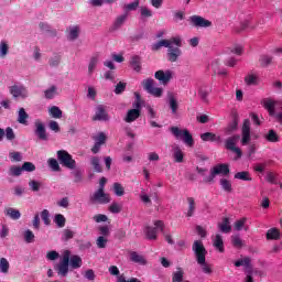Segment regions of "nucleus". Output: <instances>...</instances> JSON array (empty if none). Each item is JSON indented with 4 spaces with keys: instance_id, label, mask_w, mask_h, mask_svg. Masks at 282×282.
<instances>
[{
    "instance_id": "bf43d9fd",
    "label": "nucleus",
    "mask_w": 282,
    "mask_h": 282,
    "mask_svg": "<svg viewBox=\"0 0 282 282\" xmlns=\"http://www.w3.org/2000/svg\"><path fill=\"white\" fill-rule=\"evenodd\" d=\"M50 67H58L61 65V55H55L48 59Z\"/></svg>"
},
{
    "instance_id": "20e7f679",
    "label": "nucleus",
    "mask_w": 282,
    "mask_h": 282,
    "mask_svg": "<svg viewBox=\"0 0 282 282\" xmlns=\"http://www.w3.org/2000/svg\"><path fill=\"white\" fill-rule=\"evenodd\" d=\"M57 160L62 166L65 169H69V171H74L76 169V160L67 152L66 150L57 151Z\"/></svg>"
},
{
    "instance_id": "4468645a",
    "label": "nucleus",
    "mask_w": 282,
    "mask_h": 282,
    "mask_svg": "<svg viewBox=\"0 0 282 282\" xmlns=\"http://www.w3.org/2000/svg\"><path fill=\"white\" fill-rule=\"evenodd\" d=\"M189 23L194 28H210V25H213V22H210L209 20L204 19L200 15L189 17Z\"/></svg>"
},
{
    "instance_id": "c03bdc74",
    "label": "nucleus",
    "mask_w": 282,
    "mask_h": 282,
    "mask_svg": "<svg viewBox=\"0 0 282 282\" xmlns=\"http://www.w3.org/2000/svg\"><path fill=\"white\" fill-rule=\"evenodd\" d=\"M231 245L234 246V248H237L238 250H240V248H243V241L241 240V237L239 236H231Z\"/></svg>"
},
{
    "instance_id": "f03ea898",
    "label": "nucleus",
    "mask_w": 282,
    "mask_h": 282,
    "mask_svg": "<svg viewBox=\"0 0 282 282\" xmlns=\"http://www.w3.org/2000/svg\"><path fill=\"white\" fill-rule=\"evenodd\" d=\"M239 140H241V135L239 134H234L225 140V149L236 154L235 160H241L243 156V152L237 147Z\"/></svg>"
},
{
    "instance_id": "2eb2a0df",
    "label": "nucleus",
    "mask_w": 282,
    "mask_h": 282,
    "mask_svg": "<svg viewBox=\"0 0 282 282\" xmlns=\"http://www.w3.org/2000/svg\"><path fill=\"white\" fill-rule=\"evenodd\" d=\"M102 120L104 121L109 120V115L107 113V110H105V106L99 105L96 108V113L93 117V121L96 122V121H102Z\"/></svg>"
},
{
    "instance_id": "c756f323",
    "label": "nucleus",
    "mask_w": 282,
    "mask_h": 282,
    "mask_svg": "<svg viewBox=\"0 0 282 282\" xmlns=\"http://www.w3.org/2000/svg\"><path fill=\"white\" fill-rule=\"evenodd\" d=\"M235 180H241V182H252V176H250V172L242 171L235 174Z\"/></svg>"
},
{
    "instance_id": "72a5a7b5",
    "label": "nucleus",
    "mask_w": 282,
    "mask_h": 282,
    "mask_svg": "<svg viewBox=\"0 0 282 282\" xmlns=\"http://www.w3.org/2000/svg\"><path fill=\"white\" fill-rule=\"evenodd\" d=\"M265 140L268 142H279L281 140V138L279 137V134L276 133V131H274L273 129L269 130V132L265 134Z\"/></svg>"
},
{
    "instance_id": "e433bc0d",
    "label": "nucleus",
    "mask_w": 282,
    "mask_h": 282,
    "mask_svg": "<svg viewBox=\"0 0 282 282\" xmlns=\"http://www.w3.org/2000/svg\"><path fill=\"white\" fill-rule=\"evenodd\" d=\"M169 105L172 113H177L178 105L177 99L173 95H169Z\"/></svg>"
},
{
    "instance_id": "7c9ffc66",
    "label": "nucleus",
    "mask_w": 282,
    "mask_h": 282,
    "mask_svg": "<svg viewBox=\"0 0 282 282\" xmlns=\"http://www.w3.org/2000/svg\"><path fill=\"white\" fill-rule=\"evenodd\" d=\"M23 169L21 166L12 165L9 167V176L10 177H20L22 175Z\"/></svg>"
},
{
    "instance_id": "5701e85b",
    "label": "nucleus",
    "mask_w": 282,
    "mask_h": 282,
    "mask_svg": "<svg viewBox=\"0 0 282 282\" xmlns=\"http://www.w3.org/2000/svg\"><path fill=\"white\" fill-rule=\"evenodd\" d=\"M130 261L133 263H139V265H147V259H144V256L139 254L135 251L130 252Z\"/></svg>"
},
{
    "instance_id": "4c0bfd02",
    "label": "nucleus",
    "mask_w": 282,
    "mask_h": 282,
    "mask_svg": "<svg viewBox=\"0 0 282 282\" xmlns=\"http://www.w3.org/2000/svg\"><path fill=\"white\" fill-rule=\"evenodd\" d=\"M54 221L57 226V228H65V224L67 223V219L63 214H56Z\"/></svg>"
},
{
    "instance_id": "7ed1b4c3",
    "label": "nucleus",
    "mask_w": 282,
    "mask_h": 282,
    "mask_svg": "<svg viewBox=\"0 0 282 282\" xmlns=\"http://www.w3.org/2000/svg\"><path fill=\"white\" fill-rule=\"evenodd\" d=\"M229 173H230V167L228 166V164L220 163L210 170L209 176L204 177L203 182L205 184H213L217 175H228Z\"/></svg>"
},
{
    "instance_id": "de8ad7c7",
    "label": "nucleus",
    "mask_w": 282,
    "mask_h": 282,
    "mask_svg": "<svg viewBox=\"0 0 282 282\" xmlns=\"http://www.w3.org/2000/svg\"><path fill=\"white\" fill-rule=\"evenodd\" d=\"M98 55H95L90 58L89 65H88V73L94 74V70L96 69V65H98Z\"/></svg>"
},
{
    "instance_id": "6ab92c4d",
    "label": "nucleus",
    "mask_w": 282,
    "mask_h": 282,
    "mask_svg": "<svg viewBox=\"0 0 282 282\" xmlns=\"http://www.w3.org/2000/svg\"><path fill=\"white\" fill-rule=\"evenodd\" d=\"M28 120H30V115L26 113L25 108H20L18 111L17 122H19V124H24V127H28Z\"/></svg>"
},
{
    "instance_id": "a878e982",
    "label": "nucleus",
    "mask_w": 282,
    "mask_h": 282,
    "mask_svg": "<svg viewBox=\"0 0 282 282\" xmlns=\"http://www.w3.org/2000/svg\"><path fill=\"white\" fill-rule=\"evenodd\" d=\"M212 91H213V89H210L208 86H202L198 89V96H199L200 100H203V102L208 104V96H210Z\"/></svg>"
},
{
    "instance_id": "b1692460",
    "label": "nucleus",
    "mask_w": 282,
    "mask_h": 282,
    "mask_svg": "<svg viewBox=\"0 0 282 282\" xmlns=\"http://www.w3.org/2000/svg\"><path fill=\"white\" fill-rule=\"evenodd\" d=\"M262 107L269 111L270 116H274V107H276V102L270 98L262 100Z\"/></svg>"
},
{
    "instance_id": "4d7b16f0",
    "label": "nucleus",
    "mask_w": 282,
    "mask_h": 282,
    "mask_svg": "<svg viewBox=\"0 0 282 282\" xmlns=\"http://www.w3.org/2000/svg\"><path fill=\"white\" fill-rule=\"evenodd\" d=\"M109 210L113 214V215H118V213H122V206L120 204H118L117 202L111 203V205L109 206Z\"/></svg>"
},
{
    "instance_id": "8fccbe9b",
    "label": "nucleus",
    "mask_w": 282,
    "mask_h": 282,
    "mask_svg": "<svg viewBox=\"0 0 282 282\" xmlns=\"http://www.w3.org/2000/svg\"><path fill=\"white\" fill-rule=\"evenodd\" d=\"M113 192H115V195H117V197H122V195H124V187L120 183H115Z\"/></svg>"
},
{
    "instance_id": "c9c22d12",
    "label": "nucleus",
    "mask_w": 282,
    "mask_h": 282,
    "mask_svg": "<svg viewBox=\"0 0 282 282\" xmlns=\"http://www.w3.org/2000/svg\"><path fill=\"white\" fill-rule=\"evenodd\" d=\"M250 263H252V260L248 257H245L243 259L234 262V265H236V268H241V265H245V268L250 269L252 268Z\"/></svg>"
},
{
    "instance_id": "3c124183",
    "label": "nucleus",
    "mask_w": 282,
    "mask_h": 282,
    "mask_svg": "<svg viewBox=\"0 0 282 282\" xmlns=\"http://www.w3.org/2000/svg\"><path fill=\"white\" fill-rule=\"evenodd\" d=\"M4 135L9 142H12V140H15L17 134L14 133V130L11 127L6 128Z\"/></svg>"
},
{
    "instance_id": "412c9836",
    "label": "nucleus",
    "mask_w": 282,
    "mask_h": 282,
    "mask_svg": "<svg viewBox=\"0 0 282 282\" xmlns=\"http://www.w3.org/2000/svg\"><path fill=\"white\" fill-rule=\"evenodd\" d=\"M268 241H279L281 239V231L273 227L267 231Z\"/></svg>"
},
{
    "instance_id": "2f4dec72",
    "label": "nucleus",
    "mask_w": 282,
    "mask_h": 282,
    "mask_svg": "<svg viewBox=\"0 0 282 282\" xmlns=\"http://www.w3.org/2000/svg\"><path fill=\"white\" fill-rule=\"evenodd\" d=\"M90 164L95 173H102V166L100 165V159L98 156H93L90 159Z\"/></svg>"
},
{
    "instance_id": "423d86ee",
    "label": "nucleus",
    "mask_w": 282,
    "mask_h": 282,
    "mask_svg": "<svg viewBox=\"0 0 282 282\" xmlns=\"http://www.w3.org/2000/svg\"><path fill=\"white\" fill-rule=\"evenodd\" d=\"M170 131L174 138H182L183 142H185L187 147L195 145V140H193V134H191V132L187 129L181 130L177 127H172L170 128Z\"/></svg>"
},
{
    "instance_id": "680f3d73",
    "label": "nucleus",
    "mask_w": 282,
    "mask_h": 282,
    "mask_svg": "<svg viewBox=\"0 0 282 282\" xmlns=\"http://www.w3.org/2000/svg\"><path fill=\"white\" fill-rule=\"evenodd\" d=\"M173 282H182L184 281V271L180 270L173 273L172 275Z\"/></svg>"
},
{
    "instance_id": "a19ab883",
    "label": "nucleus",
    "mask_w": 282,
    "mask_h": 282,
    "mask_svg": "<svg viewBox=\"0 0 282 282\" xmlns=\"http://www.w3.org/2000/svg\"><path fill=\"white\" fill-rule=\"evenodd\" d=\"M0 272H2V274L10 272V262L6 258L0 259Z\"/></svg>"
},
{
    "instance_id": "ea45409f",
    "label": "nucleus",
    "mask_w": 282,
    "mask_h": 282,
    "mask_svg": "<svg viewBox=\"0 0 282 282\" xmlns=\"http://www.w3.org/2000/svg\"><path fill=\"white\" fill-rule=\"evenodd\" d=\"M39 28L42 30V32H48L51 36H56L57 34L56 30H52V26L45 22H40Z\"/></svg>"
},
{
    "instance_id": "dca6fc26",
    "label": "nucleus",
    "mask_w": 282,
    "mask_h": 282,
    "mask_svg": "<svg viewBox=\"0 0 282 282\" xmlns=\"http://www.w3.org/2000/svg\"><path fill=\"white\" fill-rule=\"evenodd\" d=\"M180 56H182V50L180 47H167V61L170 63H176Z\"/></svg>"
},
{
    "instance_id": "338daca9",
    "label": "nucleus",
    "mask_w": 282,
    "mask_h": 282,
    "mask_svg": "<svg viewBox=\"0 0 282 282\" xmlns=\"http://www.w3.org/2000/svg\"><path fill=\"white\" fill-rule=\"evenodd\" d=\"M107 241L108 240L107 238H105V236H99L96 241L97 248L99 249L107 248Z\"/></svg>"
},
{
    "instance_id": "ddd939ff",
    "label": "nucleus",
    "mask_w": 282,
    "mask_h": 282,
    "mask_svg": "<svg viewBox=\"0 0 282 282\" xmlns=\"http://www.w3.org/2000/svg\"><path fill=\"white\" fill-rule=\"evenodd\" d=\"M34 133L39 138V140H43L44 142H47V130L45 129V124L41 122L40 119H36L34 122Z\"/></svg>"
},
{
    "instance_id": "5fc2aeb1",
    "label": "nucleus",
    "mask_w": 282,
    "mask_h": 282,
    "mask_svg": "<svg viewBox=\"0 0 282 282\" xmlns=\"http://www.w3.org/2000/svg\"><path fill=\"white\" fill-rule=\"evenodd\" d=\"M22 171H26L28 173H32L36 171V165L32 162H24L21 166Z\"/></svg>"
},
{
    "instance_id": "13d9d810",
    "label": "nucleus",
    "mask_w": 282,
    "mask_h": 282,
    "mask_svg": "<svg viewBox=\"0 0 282 282\" xmlns=\"http://www.w3.org/2000/svg\"><path fill=\"white\" fill-rule=\"evenodd\" d=\"M24 241L26 243H34V232L30 229L24 231Z\"/></svg>"
},
{
    "instance_id": "052dcab7",
    "label": "nucleus",
    "mask_w": 282,
    "mask_h": 282,
    "mask_svg": "<svg viewBox=\"0 0 282 282\" xmlns=\"http://www.w3.org/2000/svg\"><path fill=\"white\" fill-rule=\"evenodd\" d=\"M48 166L52 171L58 172L61 171V165L56 159H48Z\"/></svg>"
},
{
    "instance_id": "79ce46f5",
    "label": "nucleus",
    "mask_w": 282,
    "mask_h": 282,
    "mask_svg": "<svg viewBox=\"0 0 282 282\" xmlns=\"http://www.w3.org/2000/svg\"><path fill=\"white\" fill-rule=\"evenodd\" d=\"M245 83L249 86L259 85V77L254 74L247 75L245 77Z\"/></svg>"
},
{
    "instance_id": "aec40b11",
    "label": "nucleus",
    "mask_w": 282,
    "mask_h": 282,
    "mask_svg": "<svg viewBox=\"0 0 282 282\" xmlns=\"http://www.w3.org/2000/svg\"><path fill=\"white\" fill-rule=\"evenodd\" d=\"M4 215L6 217H10V219H13L14 221H17L18 219H21V212L12 207H7L4 209Z\"/></svg>"
},
{
    "instance_id": "a18cd8bd",
    "label": "nucleus",
    "mask_w": 282,
    "mask_h": 282,
    "mask_svg": "<svg viewBox=\"0 0 282 282\" xmlns=\"http://www.w3.org/2000/svg\"><path fill=\"white\" fill-rule=\"evenodd\" d=\"M10 94L13 96V98H19L23 96V88L19 86H11Z\"/></svg>"
},
{
    "instance_id": "49530a36",
    "label": "nucleus",
    "mask_w": 282,
    "mask_h": 282,
    "mask_svg": "<svg viewBox=\"0 0 282 282\" xmlns=\"http://www.w3.org/2000/svg\"><path fill=\"white\" fill-rule=\"evenodd\" d=\"M124 21H127V13L119 15L113 25H115V30H119V28H122V25H124Z\"/></svg>"
},
{
    "instance_id": "393cba45",
    "label": "nucleus",
    "mask_w": 282,
    "mask_h": 282,
    "mask_svg": "<svg viewBox=\"0 0 282 282\" xmlns=\"http://www.w3.org/2000/svg\"><path fill=\"white\" fill-rule=\"evenodd\" d=\"M79 36H80V26H78V25L69 26L67 40L76 41V39H78Z\"/></svg>"
},
{
    "instance_id": "a211bd4d",
    "label": "nucleus",
    "mask_w": 282,
    "mask_h": 282,
    "mask_svg": "<svg viewBox=\"0 0 282 282\" xmlns=\"http://www.w3.org/2000/svg\"><path fill=\"white\" fill-rule=\"evenodd\" d=\"M203 142H221V135H217L213 132H205L200 134Z\"/></svg>"
},
{
    "instance_id": "603ef678",
    "label": "nucleus",
    "mask_w": 282,
    "mask_h": 282,
    "mask_svg": "<svg viewBox=\"0 0 282 282\" xmlns=\"http://www.w3.org/2000/svg\"><path fill=\"white\" fill-rule=\"evenodd\" d=\"M9 50L10 47L8 46V43L2 41L0 43V58H6V56H8Z\"/></svg>"
},
{
    "instance_id": "f8f14e48",
    "label": "nucleus",
    "mask_w": 282,
    "mask_h": 282,
    "mask_svg": "<svg viewBox=\"0 0 282 282\" xmlns=\"http://www.w3.org/2000/svg\"><path fill=\"white\" fill-rule=\"evenodd\" d=\"M154 78H156V80H160L161 85H169V83H171V80L173 79V72L172 70H156L154 74Z\"/></svg>"
},
{
    "instance_id": "9d476101",
    "label": "nucleus",
    "mask_w": 282,
    "mask_h": 282,
    "mask_svg": "<svg viewBox=\"0 0 282 282\" xmlns=\"http://www.w3.org/2000/svg\"><path fill=\"white\" fill-rule=\"evenodd\" d=\"M90 202L93 204H109L111 202V197L109 194L105 193L102 187H99L91 196Z\"/></svg>"
},
{
    "instance_id": "69168bd1",
    "label": "nucleus",
    "mask_w": 282,
    "mask_h": 282,
    "mask_svg": "<svg viewBox=\"0 0 282 282\" xmlns=\"http://www.w3.org/2000/svg\"><path fill=\"white\" fill-rule=\"evenodd\" d=\"M9 158L11 162H21V160H23L21 152H10Z\"/></svg>"
},
{
    "instance_id": "473e14b6",
    "label": "nucleus",
    "mask_w": 282,
    "mask_h": 282,
    "mask_svg": "<svg viewBox=\"0 0 282 282\" xmlns=\"http://www.w3.org/2000/svg\"><path fill=\"white\" fill-rule=\"evenodd\" d=\"M219 184L225 193H232V183L227 178H220Z\"/></svg>"
},
{
    "instance_id": "0e129e2a",
    "label": "nucleus",
    "mask_w": 282,
    "mask_h": 282,
    "mask_svg": "<svg viewBox=\"0 0 282 282\" xmlns=\"http://www.w3.org/2000/svg\"><path fill=\"white\" fill-rule=\"evenodd\" d=\"M127 89V83L124 82H119L115 88V94H117V96H119L120 94H122L124 90Z\"/></svg>"
},
{
    "instance_id": "c85d7f7f",
    "label": "nucleus",
    "mask_w": 282,
    "mask_h": 282,
    "mask_svg": "<svg viewBox=\"0 0 282 282\" xmlns=\"http://www.w3.org/2000/svg\"><path fill=\"white\" fill-rule=\"evenodd\" d=\"M214 248H216L217 251L224 252V238H221V235L217 234L215 236L214 242H213Z\"/></svg>"
},
{
    "instance_id": "e2e57ef3",
    "label": "nucleus",
    "mask_w": 282,
    "mask_h": 282,
    "mask_svg": "<svg viewBox=\"0 0 282 282\" xmlns=\"http://www.w3.org/2000/svg\"><path fill=\"white\" fill-rule=\"evenodd\" d=\"M69 239H74V231L72 229H64L62 240L69 241Z\"/></svg>"
},
{
    "instance_id": "9b49d317",
    "label": "nucleus",
    "mask_w": 282,
    "mask_h": 282,
    "mask_svg": "<svg viewBox=\"0 0 282 282\" xmlns=\"http://www.w3.org/2000/svg\"><path fill=\"white\" fill-rule=\"evenodd\" d=\"M250 119H245L241 128V145L248 147L250 144V140H252V135L250 134Z\"/></svg>"
},
{
    "instance_id": "f3484780",
    "label": "nucleus",
    "mask_w": 282,
    "mask_h": 282,
    "mask_svg": "<svg viewBox=\"0 0 282 282\" xmlns=\"http://www.w3.org/2000/svg\"><path fill=\"white\" fill-rule=\"evenodd\" d=\"M130 66L137 74H140L142 72V57L140 55H134L130 59Z\"/></svg>"
},
{
    "instance_id": "f257e3e1",
    "label": "nucleus",
    "mask_w": 282,
    "mask_h": 282,
    "mask_svg": "<svg viewBox=\"0 0 282 282\" xmlns=\"http://www.w3.org/2000/svg\"><path fill=\"white\" fill-rule=\"evenodd\" d=\"M69 267L73 270H78V268H83V258L78 254H73L69 250H64L62 253V258L59 263L55 265V271L58 276H67L69 272Z\"/></svg>"
},
{
    "instance_id": "774afa93",
    "label": "nucleus",
    "mask_w": 282,
    "mask_h": 282,
    "mask_svg": "<svg viewBox=\"0 0 282 282\" xmlns=\"http://www.w3.org/2000/svg\"><path fill=\"white\" fill-rule=\"evenodd\" d=\"M58 257H61V254L58 253V251H48L46 253V259L47 261H56V259H58Z\"/></svg>"
},
{
    "instance_id": "bb28decb",
    "label": "nucleus",
    "mask_w": 282,
    "mask_h": 282,
    "mask_svg": "<svg viewBox=\"0 0 282 282\" xmlns=\"http://www.w3.org/2000/svg\"><path fill=\"white\" fill-rule=\"evenodd\" d=\"M218 228L220 232L228 235V232L232 230V227L230 226V219L228 217H225L223 219V223L218 224Z\"/></svg>"
},
{
    "instance_id": "0eeeda50",
    "label": "nucleus",
    "mask_w": 282,
    "mask_h": 282,
    "mask_svg": "<svg viewBox=\"0 0 282 282\" xmlns=\"http://www.w3.org/2000/svg\"><path fill=\"white\" fill-rule=\"evenodd\" d=\"M141 85L143 89L148 91V94H151V96H154V98H162V94H164V90L162 88L154 87L155 79L153 78L143 79Z\"/></svg>"
},
{
    "instance_id": "4be33fe9",
    "label": "nucleus",
    "mask_w": 282,
    "mask_h": 282,
    "mask_svg": "<svg viewBox=\"0 0 282 282\" xmlns=\"http://www.w3.org/2000/svg\"><path fill=\"white\" fill-rule=\"evenodd\" d=\"M140 118V109H130L127 112V116L124 118V122H135Z\"/></svg>"
},
{
    "instance_id": "6e6d98bb",
    "label": "nucleus",
    "mask_w": 282,
    "mask_h": 282,
    "mask_svg": "<svg viewBox=\"0 0 282 282\" xmlns=\"http://www.w3.org/2000/svg\"><path fill=\"white\" fill-rule=\"evenodd\" d=\"M260 65L262 67H268L269 65H272V56L269 55H262L260 57Z\"/></svg>"
},
{
    "instance_id": "cd10ccee",
    "label": "nucleus",
    "mask_w": 282,
    "mask_h": 282,
    "mask_svg": "<svg viewBox=\"0 0 282 282\" xmlns=\"http://www.w3.org/2000/svg\"><path fill=\"white\" fill-rule=\"evenodd\" d=\"M237 129H239V120H237V118H234V120L229 122V124L225 128V133L226 135H232V133H235Z\"/></svg>"
},
{
    "instance_id": "f704fd0d",
    "label": "nucleus",
    "mask_w": 282,
    "mask_h": 282,
    "mask_svg": "<svg viewBox=\"0 0 282 282\" xmlns=\"http://www.w3.org/2000/svg\"><path fill=\"white\" fill-rule=\"evenodd\" d=\"M173 158L174 162H177L178 164L184 162V152H182V149H180V147L174 148Z\"/></svg>"
},
{
    "instance_id": "864d4df0",
    "label": "nucleus",
    "mask_w": 282,
    "mask_h": 282,
    "mask_svg": "<svg viewBox=\"0 0 282 282\" xmlns=\"http://www.w3.org/2000/svg\"><path fill=\"white\" fill-rule=\"evenodd\" d=\"M44 96L47 100H52L56 96V86H51L50 89H46Z\"/></svg>"
},
{
    "instance_id": "6e6552de",
    "label": "nucleus",
    "mask_w": 282,
    "mask_h": 282,
    "mask_svg": "<svg viewBox=\"0 0 282 282\" xmlns=\"http://www.w3.org/2000/svg\"><path fill=\"white\" fill-rule=\"evenodd\" d=\"M172 45H176V47H182V37L175 36L170 40H161L154 44H152L151 50L153 52H159L161 47H173Z\"/></svg>"
},
{
    "instance_id": "09e8293b",
    "label": "nucleus",
    "mask_w": 282,
    "mask_h": 282,
    "mask_svg": "<svg viewBox=\"0 0 282 282\" xmlns=\"http://www.w3.org/2000/svg\"><path fill=\"white\" fill-rule=\"evenodd\" d=\"M41 219L45 224V226H50L52 224V219H50V210L43 209L41 212Z\"/></svg>"
},
{
    "instance_id": "58836bf2",
    "label": "nucleus",
    "mask_w": 282,
    "mask_h": 282,
    "mask_svg": "<svg viewBox=\"0 0 282 282\" xmlns=\"http://www.w3.org/2000/svg\"><path fill=\"white\" fill-rule=\"evenodd\" d=\"M187 203H188V209L186 213V217H193V215H195V198L188 197Z\"/></svg>"
},
{
    "instance_id": "1a4fd4ad",
    "label": "nucleus",
    "mask_w": 282,
    "mask_h": 282,
    "mask_svg": "<svg viewBox=\"0 0 282 282\" xmlns=\"http://www.w3.org/2000/svg\"><path fill=\"white\" fill-rule=\"evenodd\" d=\"M154 226L155 227L147 226L144 228L145 237L151 241H155V239H158V229L161 230V232H164V221L155 220Z\"/></svg>"
},
{
    "instance_id": "39448f33",
    "label": "nucleus",
    "mask_w": 282,
    "mask_h": 282,
    "mask_svg": "<svg viewBox=\"0 0 282 282\" xmlns=\"http://www.w3.org/2000/svg\"><path fill=\"white\" fill-rule=\"evenodd\" d=\"M192 250L196 257L197 263L204 264L206 262V254L208 253L206 247H204V242H202V240H195Z\"/></svg>"
},
{
    "instance_id": "37998d69",
    "label": "nucleus",
    "mask_w": 282,
    "mask_h": 282,
    "mask_svg": "<svg viewBox=\"0 0 282 282\" xmlns=\"http://www.w3.org/2000/svg\"><path fill=\"white\" fill-rule=\"evenodd\" d=\"M50 113H51L52 118H56V119L63 118V110H61V108H58V106L51 107Z\"/></svg>"
}]
</instances>
